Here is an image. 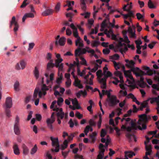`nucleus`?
<instances>
[{
  "instance_id": "1",
  "label": "nucleus",
  "mask_w": 159,
  "mask_h": 159,
  "mask_svg": "<svg viewBox=\"0 0 159 159\" xmlns=\"http://www.w3.org/2000/svg\"><path fill=\"white\" fill-rule=\"evenodd\" d=\"M139 119L137 122L138 125L133 121H130L131 126L126 127V129L128 132H130L132 129L137 130L138 129L142 130L146 129L147 126L144 122L148 121V119L146 114H143L139 116Z\"/></svg>"
},
{
  "instance_id": "2",
  "label": "nucleus",
  "mask_w": 159,
  "mask_h": 159,
  "mask_svg": "<svg viewBox=\"0 0 159 159\" xmlns=\"http://www.w3.org/2000/svg\"><path fill=\"white\" fill-rule=\"evenodd\" d=\"M49 89L48 87L45 84H43L42 85L41 91H39V88L35 89L33 94L34 99H33V100L34 101L35 99L37 98L38 94L39 97L40 98L42 97L43 95H45L47 93L46 91L48 90Z\"/></svg>"
},
{
  "instance_id": "3",
  "label": "nucleus",
  "mask_w": 159,
  "mask_h": 159,
  "mask_svg": "<svg viewBox=\"0 0 159 159\" xmlns=\"http://www.w3.org/2000/svg\"><path fill=\"white\" fill-rule=\"evenodd\" d=\"M87 52L93 54V53L94 52V50L93 49L87 50L86 48H84L82 49L78 47L77 49L75 50V56L76 57L78 56L81 57V56L82 55L85 54Z\"/></svg>"
},
{
  "instance_id": "4",
  "label": "nucleus",
  "mask_w": 159,
  "mask_h": 159,
  "mask_svg": "<svg viewBox=\"0 0 159 159\" xmlns=\"http://www.w3.org/2000/svg\"><path fill=\"white\" fill-rule=\"evenodd\" d=\"M50 139L52 142V146L53 147L56 146V148H52L51 151L52 152H58L59 151L60 144L59 143L58 139L57 138L50 137Z\"/></svg>"
},
{
  "instance_id": "5",
  "label": "nucleus",
  "mask_w": 159,
  "mask_h": 159,
  "mask_svg": "<svg viewBox=\"0 0 159 159\" xmlns=\"http://www.w3.org/2000/svg\"><path fill=\"white\" fill-rule=\"evenodd\" d=\"M108 105L110 107H113L116 105L120 102L119 100L117 99L115 95H111V97L107 99Z\"/></svg>"
},
{
  "instance_id": "6",
  "label": "nucleus",
  "mask_w": 159,
  "mask_h": 159,
  "mask_svg": "<svg viewBox=\"0 0 159 159\" xmlns=\"http://www.w3.org/2000/svg\"><path fill=\"white\" fill-rule=\"evenodd\" d=\"M143 70H145V71H146V72H145L144 71H143L142 70H140L139 69V70H138L137 72H138L140 74V76H141V75H152V71L151 70L149 67L144 66H143Z\"/></svg>"
},
{
  "instance_id": "7",
  "label": "nucleus",
  "mask_w": 159,
  "mask_h": 159,
  "mask_svg": "<svg viewBox=\"0 0 159 159\" xmlns=\"http://www.w3.org/2000/svg\"><path fill=\"white\" fill-rule=\"evenodd\" d=\"M138 70H139V68L136 67L135 68H132V69L129 70H124V75L126 78H127L130 74L131 71H132L133 72V73L136 76H139L140 75V74L137 72Z\"/></svg>"
},
{
  "instance_id": "8",
  "label": "nucleus",
  "mask_w": 159,
  "mask_h": 159,
  "mask_svg": "<svg viewBox=\"0 0 159 159\" xmlns=\"http://www.w3.org/2000/svg\"><path fill=\"white\" fill-rule=\"evenodd\" d=\"M70 27L73 30L74 36L77 38L75 41V43H76V45H77V43H78V42L79 40H81V39L78 35L77 28L75 26L73 23H71L70 25Z\"/></svg>"
},
{
  "instance_id": "9",
  "label": "nucleus",
  "mask_w": 159,
  "mask_h": 159,
  "mask_svg": "<svg viewBox=\"0 0 159 159\" xmlns=\"http://www.w3.org/2000/svg\"><path fill=\"white\" fill-rule=\"evenodd\" d=\"M19 120L20 119L19 117L18 116H16L14 125V132L15 134L17 135H19L20 133V129L19 128Z\"/></svg>"
},
{
  "instance_id": "10",
  "label": "nucleus",
  "mask_w": 159,
  "mask_h": 159,
  "mask_svg": "<svg viewBox=\"0 0 159 159\" xmlns=\"http://www.w3.org/2000/svg\"><path fill=\"white\" fill-rule=\"evenodd\" d=\"M159 100V96H158L157 97L149 98L147 100L143 101L142 103L148 107V102L149 100L150 101V102L151 103L153 104L154 102H158Z\"/></svg>"
},
{
  "instance_id": "11",
  "label": "nucleus",
  "mask_w": 159,
  "mask_h": 159,
  "mask_svg": "<svg viewBox=\"0 0 159 159\" xmlns=\"http://www.w3.org/2000/svg\"><path fill=\"white\" fill-rule=\"evenodd\" d=\"M14 24L15 27L14 28V31L16 34V32L18 30L19 28V25L17 22L16 21V18L14 16H13L10 22V28H11L12 25Z\"/></svg>"
},
{
  "instance_id": "12",
  "label": "nucleus",
  "mask_w": 159,
  "mask_h": 159,
  "mask_svg": "<svg viewBox=\"0 0 159 159\" xmlns=\"http://www.w3.org/2000/svg\"><path fill=\"white\" fill-rule=\"evenodd\" d=\"M134 30L130 27H129L128 30V31L129 34V37L132 38H136V35L135 32V27L134 26H133Z\"/></svg>"
},
{
  "instance_id": "13",
  "label": "nucleus",
  "mask_w": 159,
  "mask_h": 159,
  "mask_svg": "<svg viewBox=\"0 0 159 159\" xmlns=\"http://www.w3.org/2000/svg\"><path fill=\"white\" fill-rule=\"evenodd\" d=\"M55 120L54 119L48 118L47 119L46 123L47 126L51 131H52L53 129V127L52 124L54 122Z\"/></svg>"
},
{
  "instance_id": "14",
  "label": "nucleus",
  "mask_w": 159,
  "mask_h": 159,
  "mask_svg": "<svg viewBox=\"0 0 159 159\" xmlns=\"http://www.w3.org/2000/svg\"><path fill=\"white\" fill-rule=\"evenodd\" d=\"M12 105L11 98L10 97H7L6 99L5 105L7 108H10Z\"/></svg>"
},
{
  "instance_id": "15",
  "label": "nucleus",
  "mask_w": 159,
  "mask_h": 159,
  "mask_svg": "<svg viewBox=\"0 0 159 159\" xmlns=\"http://www.w3.org/2000/svg\"><path fill=\"white\" fill-rule=\"evenodd\" d=\"M125 61L126 63L125 64V66L128 68H130L132 69V68H135L134 67L135 62L132 60L129 61L128 59L125 60Z\"/></svg>"
},
{
  "instance_id": "16",
  "label": "nucleus",
  "mask_w": 159,
  "mask_h": 159,
  "mask_svg": "<svg viewBox=\"0 0 159 159\" xmlns=\"http://www.w3.org/2000/svg\"><path fill=\"white\" fill-rule=\"evenodd\" d=\"M106 81L105 78H102L98 80V81L101 84V88L103 89H106Z\"/></svg>"
},
{
  "instance_id": "17",
  "label": "nucleus",
  "mask_w": 159,
  "mask_h": 159,
  "mask_svg": "<svg viewBox=\"0 0 159 159\" xmlns=\"http://www.w3.org/2000/svg\"><path fill=\"white\" fill-rule=\"evenodd\" d=\"M128 30H124L122 31V33L123 35V37L124 38V39H122V41L125 42L127 43H129L130 42V41L129 40L128 37L126 35L127 33V32Z\"/></svg>"
},
{
  "instance_id": "18",
  "label": "nucleus",
  "mask_w": 159,
  "mask_h": 159,
  "mask_svg": "<svg viewBox=\"0 0 159 159\" xmlns=\"http://www.w3.org/2000/svg\"><path fill=\"white\" fill-rule=\"evenodd\" d=\"M81 81L78 78L75 80L74 85L76 87H78L80 89H82L83 88V85L80 84Z\"/></svg>"
},
{
  "instance_id": "19",
  "label": "nucleus",
  "mask_w": 159,
  "mask_h": 159,
  "mask_svg": "<svg viewBox=\"0 0 159 159\" xmlns=\"http://www.w3.org/2000/svg\"><path fill=\"white\" fill-rule=\"evenodd\" d=\"M66 42V38L64 37H61L60 38L58 41V44L61 46H63L65 45Z\"/></svg>"
},
{
  "instance_id": "20",
  "label": "nucleus",
  "mask_w": 159,
  "mask_h": 159,
  "mask_svg": "<svg viewBox=\"0 0 159 159\" xmlns=\"http://www.w3.org/2000/svg\"><path fill=\"white\" fill-rule=\"evenodd\" d=\"M53 10L51 9H48L43 11L42 15L43 16H46L52 14L53 12Z\"/></svg>"
},
{
  "instance_id": "21",
  "label": "nucleus",
  "mask_w": 159,
  "mask_h": 159,
  "mask_svg": "<svg viewBox=\"0 0 159 159\" xmlns=\"http://www.w3.org/2000/svg\"><path fill=\"white\" fill-rule=\"evenodd\" d=\"M125 159H128L127 156H128L129 158H131L133 157V156L135 155L134 153L132 152H129V151H125Z\"/></svg>"
},
{
  "instance_id": "22",
  "label": "nucleus",
  "mask_w": 159,
  "mask_h": 159,
  "mask_svg": "<svg viewBox=\"0 0 159 159\" xmlns=\"http://www.w3.org/2000/svg\"><path fill=\"white\" fill-rule=\"evenodd\" d=\"M13 148L14 150V153L16 155H18L20 154V152L17 144L14 143Z\"/></svg>"
},
{
  "instance_id": "23",
  "label": "nucleus",
  "mask_w": 159,
  "mask_h": 159,
  "mask_svg": "<svg viewBox=\"0 0 159 159\" xmlns=\"http://www.w3.org/2000/svg\"><path fill=\"white\" fill-rule=\"evenodd\" d=\"M97 135V133L95 132H93L92 133V134L90 135V137L91 140V143H94L96 140L95 136Z\"/></svg>"
},
{
  "instance_id": "24",
  "label": "nucleus",
  "mask_w": 159,
  "mask_h": 159,
  "mask_svg": "<svg viewBox=\"0 0 159 159\" xmlns=\"http://www.w3.org/2000/svg\"><path fill=\"white\" fill-rule=\"evenodd\" d=\"M22 148L23 149V152L24 154L27 155L29 152V149L27 146L24 144L22 145Z\"/></svg>"
},
{
  "instance_id": "25",
  "label": "nucleus",
  "mask_w": 159,
  "mask_h": 159,
  "mask_svg": "<svg viewBox=\"0 0 159 159\" xmlns=\"http://www.w3.org/2000/svg\"><path fill=\"white\" fill-rule=\"evenodd\" d=\"M148 6L149 8L155 9L156 7L154 5L151 0H149L148 2Z\"/></svg>"
},
{
  "instance_id": "26",
  "label": "nucleus",
  "mask_w": 159,
  "mask_h": 159,
  "mask_svg": "<svg viewBox=\"0 0 159 159\" xmlns=\"http://www.w3.org/2000/svg\"><path fill=\"white\" fill-rule=\"evenodd\" d=\"M120 56L117 54H115L114 55L109 56V58L110 59L113 60H117L119 58Z\"/></svg>"
},
{
  "instance_id": "27",
  "label": "nucleus",
  "mask_w": 159,
  "mask_h": 159,
  "mask_svg": "<svg viewBox=\"0 0 159 159\" xmlns=\"http://www.w3.org/2000/svg\"><path fill=\"white\" fill-rule=\"evenodd\" d=\"M94 76L93 75H92V76H91L90 79L89 80V81L88 80H87L85 82V83L87 84H89V85H92L93 84V78H94Z\"/></svg>"
},
{
  "instance_id": "28",
  "label": "nucleus",
  "mask_w": 159,
  "mask_h": 159,
  "mask_svg": "<svg viewBox=\"0 0 159 159\" xmlns=\"http://www.w3.org/2000/svg\"><path fill=\"white\" fill-rule=\"evenodd\" d=\"M104 76L102 78H105L107 80V79L109 77H111L112 75V74L109 71L106 72L105 74H103Z\"/></svg>"
},
{
  "instance_id": "29",
  "label": "nucleus",
  "mask_w": 159,
  "mask_h": 159,
  "mask_svg": "<svg viewBox=\"0 0 159 159\" xmlns=\"http://www.w3.org/2000/svg\"><path fill=\"white\" fill-rule=\"evenodd\" d=\"M63 61L62 58L57 59L55 60V65L56 67H58V65Z\"/></svg>"
},
{
  "instance_id": "30",
  "label": "nucleus",
  "mask_w": 159,
  "mask_h": 159,
  "mask_svg": "<svg viewBox=\"0 0 159 159\" xmlns=\"http://www.w3.org/2000/svg\"><path fill=\"white\" fill-rule=\"evenodd\" d=\"M63 79L62 74L61 73L60 74V77L58 78L56 80V82L58 84H60L62 82V80Z\"/></svg>"
},
{
  "instance_id": "31",
  "label": "nucleus",
  "mask_w": 159,
  "mask_h": 159,
  "mask_svg": "<svg viewBox=\"0 0 159 159\" xmlns=\"http://www.w3.org/2000/svg\"><path fill=\"white\" fill-rule=\"evenodd\" d=\"M34 74L36 79H37L39 77V73L37 67H35V69L34 71Z\"/></svg>"
},
{
  "instance_id": "32",
  "label": "nucleus",
  "mask_w": 159,
  "mask_h": 159,
  "mask_svg": "<svg viewBox=\"0 0 159 159\" xmlns=\"http://www.w3.org/2000/svg\"><path fill=\"white\" fill-rule=\"evenodd\" d=\"M112 61L113 63L114 66L116 70L119 69L120 68V64L119 63H117L116 62L114 61Z\"/></svg>"
},
{
  "instance_id": "33",
  "label": "nucleus",
  "mask_w": 159,
  "mask_h": 159,
  "mask_svg": "<svg viewBox=\"0 0 159 159\" xmlns=\"http://www.w3.org/2000/svg\"><path fill=\"white\" fill-rule=\"evenodd\" d=\"M19 83L18 81H16L14 84V89L15 90L17 91H18L19 90Z\"/></svg>"
},
{
  "instance_id": "34",
  "label": "nucleus",
  "mask_w": 159,
  "mask_h": 159,
  "mask_svg": "<svg viewBox=\"0 0 159 159\" xmlns=\"http://www.w3.org/2000/svg\"><path fill=\"white\" fill-rule=\"evenodd\" d=\"M134 135L132 134H131L129 133H127L126 134L125 136L128 139L129 142L132 141V137H133Z\"/></svg>"
},
{
  "instance_id": "35",
  "label": "nucleus",
  "mask_w": 159,
  "mask_h": 159,
  "mask_svg": "<svg viewBox=\"0 0 159 159\" xmlns=\"http://www.w3.org/2000/svg\"><path fill=\"white\" fill-rule=\"evenodd\" d=\"M107 20L106 19H105L102 22L101 25V28L104 29L106 27H107Z\"/></svg>"
},
{
  "instance_id": "36",
  "label": "nucleus",
  "mask_w": 159,
  "mask_h": 159,
  "mask_svg": "<svg viewBox=\"0 0 159 159\" xmlns=\"http://www.w3.org/2000/svg\"><path fill=\"white\" fill-rule=\"evenodd\" d=\"M38 148L36 144H35L34 147L31 149L30 153L31 154H34L37 151Z\"/></svg>"
},
{
  "instance_id": "37",
  "label": "nucleus",
  "mask_w": 159,
  "mask_h": 159,
  "mask_svg": "<svg viewBox=\"0 0 159 159\" xmlns=\"http://www.w3.org/2000/svg\"><path fill=\"white\" fill-rule=\"evenodd\" d=\"M96 75L98 78H99V79L102 77L103 75V74L102 73V71L101 70H99L96 72Z\"/></svg>"
},
{
  "instance_id": "38",
  "label": "nucleus",
  "mask_w": 159,
  "mask_h": 159,
  "mask_svg": "<svg viewBox=\"0 0 159 159\" xmlns=\"http://www.w3.org/2000/svg\"><path fill=\"white\" fill-rule=\"evenodd\" d=\"M64 113H61V112H59L58 111L57 112L56 115L57 116V118H59V117H60L61 119H62L64 117Z\"/></svg>"
},
{
  "instance_id": "39",
  "label": "nucleus",
  "mask_w": 159,
  "mask_h": 159,
  "mask_svg": "<svg viewBox=\"0 0 159 159\" xmlns=\"http://www.w3.org/2000/svg\"><path fill=\"white\" fill-rule=\"evenodd\" d=\"M83 41L81 39V40H79L78 42V43H77V45H76V43H75L76 46H78L79 44V47L80 48L83 47L84 45L83 43Z\"/></svg>"
},
{
  "instance_id": "40",
  "label": "nucleus",
  "mask_w": 159,
  "mask_h": 159,
  "mask_svg": "<svg viewBox=\"0 0 159 159\" xmlns=\"http://www.w3.org/2000/svg\"><path fill=\"white\" fill-rule=\"evenodd\" d=\"M64 101V100L62 98L60 97L58 98L57 101V105L60 106H61V103H62Z\"/></svg>"
},
{
  "instance_id": "41",
  "label": "nucleus",
  "mask_w": 159,
  "mask_h": 159,
  "mask_svg": "<svg viewBox=\"0 0 159 159\" xmlns=\"http://www.w3.org/2000/svg\"><path fill=\"white\" fill-rule=\"evenodd\" d=\"M89 123L90 126H95L96 125V122H95L93 119H90L89 121Z\"/></svg>"
},
{
  "instance_id": "42",
  "label": "nucleus",
  "mask_w": 159,
  "mask_h": 159,
  "mask_svg": "<svg viewBox=\"0 0 159 159\" xmlns=\"http://www.w3.org/2000/svg\"><path fill=\"white\" fill-rule=\"evenodd\" d=\"M54 66H55L54 64L48 63L47 64V70H50L51 68H53Z\"/></svg>"
},
{
  "instance_id": "43",
  "label": "nucleus",
  "mask_w": 159,
  "mask_h": 159,
  "mask_svg": "<svg viewBox=\"0 0 159 159\" xmlns=\"http://www.w3.org/2000/svg\"><path fill=\"white\" fill-rule=\"evenodd\" d=\"M53 111H56L57 112L58 111L59 112H61V113H64L62 111V108H60V109H59L57 107V106H56L55 107V108L53 109Z\"/></svg>"
},
{
  "instance_id": "44",
  "label": "nucleus",
  "mask_w": 159,
  "mask_h": 159,
  "mask_svg": "<svg viewBox=\"0 0 159 159\" xmlns=\"http://www.w3.org/2000/svg\"><path fill=\"white\" fill-rule=\"evenodd\" d=\"M127 12H128V15H129V20L130 21H131V20L130 17H134V13H133L132 11L131 10H130L129 9L127 11Z\"/></svg>"
},
{
  "instance_id": "45",
  "label": "nucleus",
  "mask_w": 159,
  "mask_h": 159,
  "mask_svg": "<svg viewBox=\"0 0 159 159\" xmlns=\"http://www.w3.org/2000/svg\"><path fill=\"white\" fill-rule=\"evenodd\" d=\"M107 28H110L111 27L113 28L115 27V25L114 24H112V23L110 22L109 20H107Z\"/></svg>"
},
{
  "instance_id": "46",
  "label": "nucleus",
  "mask_w": 159,
  "mask_h": 159,
  "mask_svg": "<svg viewBox=\"0 0 159 159\" xmlns=\"http://www.w3.org/2000/svg\"><path fill=\"white\" fill-rule=\"evenodd\" d=\"M20 64L21 66V69H24L25 67L26 63L24 60H21L20 61Z\"/></svg>"
},
{
  "instance_id": "47",
  "label": "nucleus",
  "mask_w": 159,
  "mask_h": 159,
  "mask_svg": "<svg viewBox=\"0 0 159 159\" xmlns=\"http://www.w3.org/2000/svg\"><path fill=\"white\" fill-rule=\"evenodd\" d=\"M8 108H6L5 111L7 116L8 117H10L11 116V111Z\"/></svg>"
},
{
  "instance_id": "48",
  "label": "nucleus",
  "mask_w": 159,
  "mask_h": 159,
  "mask_svg": "<svg viewBox=\"0 0 159 159\" xmlns=\"http://www.w3.org/2000/svg\"><path fill=\"white\" fill-rule=\"evenodd\" d=\"M124 46L125 48L124 49L120 48V51L122 54H123V52H125L127 51V50H128V48L126 46V45L125 46Z\"/></svg>"
},
{
  "instance_id": "49",
  "label": "nucleus",
  "mask_w": 159,
  "mask_h": 159,
  "mask_svg": "<svg viewBox=\"0 0 159 159\" xmlns=\"http://www.w3.org/2000/svg\"><path fill=\"white\" fill-rule=\"evenodd\" d=\"M107 132L104 129H102L101 132V137L103 138L106 134Z\"/></svg>"
},
{
  "instance_id": "50",
  "label": "nucleus",
  "mask_w": 159,
  "mask_h": 159,
  "mask_svg": "<svg viewBox=\"0 0 159 159\" xmlns=\"http://www.w3.org/2000/svg\"><path fill=\"white\" fill-rule=\"evenodd\" d=\"M90 126L87 125L85 128L84 130V132L86 135H87L89 131Z\"/></svg>"
},
{
  "instance_id": "51",
  "label": "nucleus",
  "mask_w": 159,
  "mask_h": 159,
  "mask_svg": "<svg viewBox=\"0 0 159 159\" xmlns=\"http://www.w3.org/2000/svg\"><path fill=\"white\" fill-rule=\"evenodd\" d=\"M139 85L141 88H144L146 86H148V87H149V86L145 82L139 83Z\"/></svg>"
},
{
  "instance_id": "52",
  "label": "nucleus",
  "mask_w": 159,
  "mask_h": 159,
  "mask_svg": "<svg viewBox=\"0 0 159 159\" xmlns=\"http://www.w3.org/2000/svg\"><path fill=\"white\" fill-rule=\"evenodd\" d=\"M75 115L79 119H81L83 117V115L78 111H76Z\"/></svg>"
},
{
  "instance_id": "53",
  "label": "nucleus",
  "mask_w": 159,
  "mask_h": 159,
  "mask_svg": "<svg viewBox=\"0 0 159 159\" xmlns=\"http://www.w3.org/2000/svg\"><path fill=\"white\" fill-rule=\"evenodd\" d=\"M99 116L100 117V119L98 122V129H100L101 127L102 121L101 114L99 115Z\"/></svg>"
},
{
  "instance_id": "54",
  "label": "nucleus",
  "mask_w": 159,
  "mask_h": 159,
  "mask_svg": "<svg viewBox=\"0 0 159 159\" xmlns=\"http://www.w3.org/2000/svg\"><path fill=\"white\" fill-rule=\"evenodd\" d=\"M137 19L140 20L143 18V16L139 13H138L136 14Z\"/></svg>"
},
{
  "instance_id": "55",
  "label": "nucleus",
  "mask_w": 159,
  "mask_h": 159,
  "mask_svg": "<svg viewBox=\"0 0 159 159\" xmlns=\"http://www.w3.org/2000/svg\"><path fill=\"white\" fill-rule=\"evenodd\" d=\"M103 53L104 54H108L110 52V50L107 48L104 49L102 51Z\"/></svg>"
},
{
  "instance_id": "56",
  "label": "nucleus",
  "mask_w": 159,
  "mask_h": 159,
  "mask_svg": "<svg viewBox=\"0 0 159 159\" xmlns=\"http://www.w3.org/2000/svg\"><path fill=\"white\" fill-rule=\"evenodd\" d=\"M68 124H69L70 127V128H73L74 125V123L73 122L72 119H70V120L68 122Z\"/></svg>"
},
{
  "instance_id": "57",
  "label": "nucleus",
  "mask_w": 159,
  "mask_h": 159,
  "mask_svg": "<svg viewBox=\"0 0 159 159\" xmlns=\"http://www.w3.org/2000/svg\"><path fill=\"white\" fill-rule=\"evenodd\" d=\"M70 151H68L67 152H63L62 151L61 153L62 155L64 157V158H65L68 155L69 152Z\"/></svg>"
},
{
  "instance_id": "58",
  "label": "nucleus",
  "mask_w": 159,
  "mask_h": 159,
  "mask_svg": "<svg viewBox=\"0 0 159 159\" xmlns=\"http://www.w3.org/2000/svg\"><path fill=\"white\" fill-rule=\"evenodd\" d=\"M124 120H125V122L127 123L128 122L130 123V121H132V120H131V119L130 118H123L121 119V121H123ZM130 123L131 124V123Z\"/></svg>"
},
{
  "instance_id": "59",
  "label": "nucleus",
  "mask_w": 159,
  "mask_h": 159,
  "mask_svg": "<svg viewBox=\"0 0 159 159\" xmlns=\"http://www.w3.org/2000/svg\"><path fill=\"white\" fill-rule=\"evenodd\" d=\"M35 44L34 43H29V47L28 48V50H30L34 48Z\"/></svg>"
},
{
  "instance_id": "60",
  "label": "nucleus",
  "mask_w": 159,
  "mask_h": 159,
  "mask_svg": "<svg viewBox=\"0 0 159 159\" xmlns=\"http://www.w3.org/2000/svg\"><path fill=\"white\" fill-rule=\"evenodd\" d=\"M66 34L68 36L72 34L71 30L69 28H67L66 30Z\"/></svg>"
},
{
  "instance_id": "61",
  "label": "nucleus",
  "mask_w": 159,
  "mask_h": 159,
  "mask_svg": "<svg viewBox=\"0 0 159 159\" xmlns=\"http://www.w3.org/2000/svg\"><path fill=\"white\" fill-rule=\"evenodd\" d=\"M31 98V96H27L25 100V103H28Z\"/></svg>"
},
{
  "instance_id": "62",
  "label": "nucleus",
  "mask_w": 159,
  "mask_h": 159,
  "mask_svg": "<svg viewBox=\"0 0 159 159\" xmlns=\"http://www.w3.org/2000/svg\"><path fill=\"white\" fill-rule=\"evenodd\" d=\"M138 3L140 7L141 8H142L144 7V3L143 2L139 0L138 1Z\"/></svg>"
},
{
  "instance_id": "63",
  "label": "nucleus",
  "mask_w": 159,
  "mask_h": 159,
  "mask_svg": "<svg viewBox=\"0 0 159 159\" xmlns=\"http://www.w3.org/2000/svg\"><path fill=\"white\" fill-rule=\"evenodd\" d=\"M60 3H57V5H56V6L55 7L56 11V12H57L59 11V10L60 9Z\"/></svg>"
},
{
  "instance_id": "64",
  "label": "nucleus",
  "mask_w": 159,
  "mask_h": 159,
  "mask_svg": "<svg viewBox=\"0 0 159 159\" xmlns=\"http://www.w3.org/2000/svg\"><path fill=\"white\" fill-rule=\"evenodd\" d=\"M156 43V42H153L151 43H150L148 45V47L150 49H152L153 48L154 46L155 45Z\"/></svg>"
}]
</instances>
